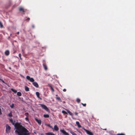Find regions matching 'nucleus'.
Masks as SVG:
<instances>
[{"label": "nucleus", "instance_id": "f257e3e1", "mask_svg": "<svg viewBox=\"0 0 135 135\" xmlns=\"http://www.w3.org/2000/svg\"><path fill=\"white\" fill-rule=\"evenodd\" d=\"M15 126L16 128L15 132L18 135H29L28 131L22 125L18 123Z\"/></svg>", "mask_w": 135, "mask_h": 135}, {"label": "nucleus", "instance_id": "f03ea898", "mask_svg": "<svg viewBox=\"0 0 135 135\" xmlns=\"http://www.w3.org/2000/svg\"><path fill=\"white\" fill-rule=\"evenodd\" d=\"M11 129V127L9 126L8 124H6V132L7 133H9L10 132Z\"/></svg>", "mask_w": 135, "mask_h": 135}, {"label": "nucleus", "instance_id": "7ed1b4c3", "mask_svg": "<svg viewBox=\"0 0 135 135\" xmlns=\"http://www.w3.org/2000/svg\"><path fill=\"white\" fill-rule=\"evenodd\" d=\"M40 105L42 108L45 109L46 111H48L49 110V109L44 104H41Z\"/></svg>", "mask_w": 135, "mask_h": 135}, {"label": "nucleus", "instance_id": "20e7f679", "mask_svg": "<svg viewBox=\"0 0 135 135\" xmlns=\"http://www.w3.org/2000/svg\"><path fill=\"white\" fill-rule=\"evenodd\" d=\"M26 79L31 82L33 83L35 81L34 79L33 78H31L28 76H26Z\"/></svg>", "mask_w": 135, "mask_h": 135}, {"label": "nucleus", "instance_id": "39448f33", "mask_svg": "<svg viewBox=\"0 0 135 135\" xmlns=\"http://www.w3.org/2000/svg\"><path fill=\"white\" fill-rule=\"evenodd\" d=\"M26 10H25L22 7H20L19 8V10L20 12H22V13L24 14L25 12H26Z\"/></svg>", "mask_w": 135, "mask_h": 135}, {"label": "nucleus", "instance_id": "423d86ee", "mask_svg": "<svg viewBox=\"0 0 135 135\" xmlns=\"http://www.w3.org/2000/svg\"><path fill=\"white\" fill-rule=\"evenodd\" d=\"M9 121H10V122L12 123V124L13 125H14V126H15L16 124L18 123H16V124H15V121H13V119H9ZM19 124H20V123H19ZM15 128L16 129V128L15 126Z\"/></svg>", "mask_w": 135, "mask_h": 135}, {"label": "nucleus", "instance_id": "0eeeda50", "mask_svg": "<svg viewBox=\"0 0 135 135\" xmlns=\"http://www.w3.org/2000/svg\"><path fill=\"white\" fill-rule=\"evenodd\" d=\"M85 130L88 134L89 135H93V134L91 132L85 129Z\"/></svg>", "mask_w": 135, "mask_h": 135}, {"label": "nucleus", "instance_id": "6e6552de", "mask_svg": "<svg viewBox=\"0 0 135 135\" xmlns=\"http://www.w3.org/2000/svg\"><path fill=\"white\" fill-rule=\"evenodd\" d=\"M35 120L39 125H41V120L40 119H38L37 118H35Z\"/></svg>", "mask_w": 135, "mask_h": 135}, {"label": "nucleus", "instance_id": "1a4fd4ad", "mask_svg": "<svg viewBox=\"0 0 135 135\" xmlns=\"http://www.w3.org/2000/svg\"><path fill=\"white\" fill-rule=\"evenodd\" d=\"M33 85L36 88L38 87V85L36 82H34L33 83Z\"/></svg>", "mask_w": 135, "mask_h": 135}, {"label": "nucleus", "instance_id": "9d476101", "mask_svg": "<svg viewBox=\"0 0 135 135\" xmlns=\"http://www.w3.org/2000/svg\"><path fill=\"white\" fill-rule=\"evenodd\" d=\"M53 129H54L56 131H58L59 129V128H58V127L56 125H55L54 126V127L53 128Z\"/></svg>", "mask_w": 135, "mask_h": 135}, {"label": "nucleus", "instance_id": "9b49d317", "mask_svg": "<svg viewBox=\"0 0 135 135\" xmlns=\"http://www.w3.org/2000/svg\"><path fill=\"white\" fill-rule=\"evenodd\" d=\"M48 86L51 89L52 92H54V90L51 84H48Z\"/></svg>", "mask_w": 135, "mask_h": 135}, {"label": "nucleus", "instance_id": "f8f14e48", "mask_svg": "<svg viewBox=\"0 0 135 135\" xmlns=\"http://www.w3.org/2000/svg\"><path fill=\"white\" fill-rule=\"evenodd\" d=\"M43 65L45 70H47V68L46 64L45 63H44L43 64Z\"/></svg>", "mask_w": 135, "mask_h": 135}, {"label": "nucleus", "instance_id": "ddd939ff", "mask_svg": "<svg viewBox=\"0 0 135 135\" xmlns=\"http://www.w3.org/2000/svg\"><path fill=\"white\" fill-rule=\"evenodd\" d=\"M36 94L37 95V96L38 98H39L41 100L42 99L40 97V93L38 92H36Z\"/></svg>", "mask_w": 135, "mask_h": 135}, {"label": "nucleus", "instance_id": "4468645a", "mask_svg": "<svg viewBox=\"0 0 135 135\" xmlns=\"http://www.w3.org/2000/svg\"><path fill=\"white\" fill-rule=\"evenodd\" d=\"M66 110L67 111V112L69 114V115L71 116H73V113L71 112H70L69 110L66 109Z\"/></svg>", "mask_w": 135, "mask_h": 135}, {"label": "nucleus", "instance_id": "2eb2a0df", "mask_svg": "<svg viewBox=\"0 0 135 135\" xmlns=\"http://www.w3.org/2000/svg\"><path fill=\"white\" fill-rule=\"evenodd\" d=\"M9 54V51L8 50L6 51L5 52V55L6 56L8 55Z\"/></svg>", "mask_w": 135, "mask_h": 135}, {"label": "nucleus", "instance_id": "dca6fc26", "mask_svg": "<svg viewBox=\"0 0 135 135\" xmlns=\"http://www.w3.org/2000/svg\"><path fill=\"white\" fill-rule=\"evenodd\" d=\"M25 90L26 91H29V88L26 86H25Z\"/></svg>", "mask_w": 135, "mask_h": 135}, {"label": "nucleus", "instance_id": "f3484780", "mask_svg": "<svg viewBox=\"0 0 135 135\" xmlns=\"http://www.w3.org/2000/svg\"><path fill=\"white\" fill-rule=\"evenodd\" d=\"M46 134L47 135H55V134L52 132H49L46 133Z\"/></svg>", "mask_w": 135, "mask_h": 135}, {"label": "nucleus", "instance_id": "a211bd4d", "mask_svg": "<svg viewBox=\"0 0 135 135\" xmlns=\"http://www.w3.org/2000/svg\"><path fill=\"white\" fill-rule=\"evenodd\" d=\"M70 133L72 134V135H78L75 133H74L71 130L70 131Z\"/></svg>", "mask_w": 135, "mask_h": 135}, {"label": "nucleus", "instance_id": "6ab92c4d", "mask_svg": "<svg viewBox=\"0 0 135 135\" xmlns=\"http://www.w3.org/2000/svg\"><path fill=\"white\" fill-rule=\"evenodd\" d=\"M76 124L80 128L81 127V126L80 124L78 122H76Z\"/></svg>", "mask_w": 135, "mask_h": 135}, {"label": "nucleus", "instance_id": "aec40b11", "mask_svg": "<svg viewBox=\"0 0 135 135\" xmlns=\"http://www.w3.org/2000/svg\"><path fill=\"white\" fill-rule=\"evenodd\" d=\"M7 116L10 117H12V112H10L8 114Z\"/></svg>", "mask_w": 135, "mask_h": 135}, {"label": "nucleus", "instance_id": "412c9836", "mask_svg": "<svg viewBox=\"0 0 135 135\" xmlns=\"http://www.w3.org/2000/svg\"><path fill=\"white\" fill-rule=\"evenodd\" d=\"M44 117L45 118H49V116L48 114H44Z\"/></svg>", "mask_w": 135, "mask_h": 135}, {"label": "nucleus", "instance_id": "4be33fe9", "mask_svg": "<svg viewBox=\"0 0 135 135\" xmlns=\"http://www.w3.org/2000/svg\"><path fill=\"white\" fill-rule=\"evenodd\" d=\"M17 95L19 96H21L22 95V94L20 92H18L17 93Z\"/></svg>", "mask_w": 135, "mask_h": 135}, {"label": "nucleus", "instance_id": "5701e85b", "mask_svg": "<svg viewBox=\"0 0 135 135\" xmlns=\"http://www.w3.org/2000/svg\"><path fill=\"white\" fill-rule=\"evenodd\" d=\"M76 101L78 103H79L80 102V100L79 99L77 98L76 99Z\"/></svg>", "mask_w": 135, "mask_h": 135}, {"label": "nucleus", "instance_id": "b1692460", "mask_svg": "<svg viewBox=\"0 0 135 135\" xmlns=\"http://www.w3.org/2000/svg\"><path fill=\"white\" fill-rule=\"evenodd\" d=\"M11 90L15 93H16L17 92V91L16 90H14L13 89H11Z\"/></svg>", "mask_w": 135, "mask_h": 135}, {"label": "nucleus", "instance_id": "393cba45", "mask_svg": "<svg viewBox=\"0 0 135 135\" xmlns=\"http://www.w3.org/2000/svg\"><path fill=\"white\" fill-rule=\"evenodd\" d=\"M62 113L63 114H68V113L66 112V111L64 110H62Z\"/></svg>", "mask_w": 135, "mask_h": 135}, {"label": "nucleus", "instance_id": "a878e982", "mask_svg": "<svg viewBox=\"0 0 135 135\" xmlns=\"http://www.w3.org/2000/svg\"><path fill=\"white\" fill-rule=\"evenodd\" d=\"M0 27L1 28H2L3 27V25L1 23V22L0 21Z\"/></svg>", "mask_w": 135, "mask_h": 135}, {"label": "nucleus", "instance_id": "bb28decb", "mask_svg": "<svg viewBox=\"0 0 135 135\" xmlns=\"http://www.w3.org/2000/svg\"><path fill=\"white\" fill-rule=\"evenodd\" d=\"M25 115L27 117H28L29 114L28 113H25Z\"/></svg>", "mask_w": 135, "mask_h": 135}, {"label": "nucleus", "instance_id": "cd10ccee", "mask_svg": "<svg viewBox=\"0 0 135 135\" xmlns=\"http://www.w3.org/2000/svg\"><path fill=\"white\" fill-rule=\"evenodd\" d=\"M56 99H57L58 100L60 101H61V100L60 97H57L56 98Z\"/></svg>", "mask_w": 135, "mask_h": 135}, {"label": "nucleus", "instance_id": "c85d7f7f", "mask_svg": "<svg viewBox=\"0 0 135 135\" xmlns=\"http://www.w3.org/2000/svg\"><path fill=\"white\" fill-rule=\"evenodd\" d=\"M14 104L13 103L11 105H10V107L11 108H13L14 107Z\"/></svg>", "mask_w": 135, "mask_h": 135}, {"label": "nucleus", "instance_id": "c756f323", "mask_svg": "<svg viewBox=\"0 0 135 135\" xmlns=\"http://www.w3.org/2000/svg\"><path fill=\"white\" fill-rule=\"evenodd\" d=\"M48 127L51 128L52 129H54L53 128V127L51 126L50 124H48Z\"/></svg>", "mask_w": 135, "mask_h": 135}, {"label": "nucleus", "instance_id": "7c9ffc66", "mask_svg": "<svg viewBox=\"0 0 135 135\" xmlns=\"http://www.w3.org/2000/svg\"><path fill=\"white\" fill-rule=\"evenodd\" d=\"M21 54L20 53L19 54V57H20V58L21 60H22V58L21 57Z\"/></svg>", "mask_w": 135, "mask_h": 135}, {"label": "nucleus", "instance_id": "2f4dec72", "mask_svg": "<svg viewBox=\"0 0 135 135\" xmlns=\"http://www.w3.org/2000/svg\"><path fill=\"white\" fill-rule=\"evenodd\" d=\"M30 20V19L29 18H27L26 19V20L27 21H28Z\"/></svg>", "mask_w": 135, "mask_h": 135}, {"label": "nucleus", "instance_id": "473e14b6", "mask_svg": "<svg viewBox=\"0 0 135 135\" xmlns=\"http://www.w3.org/2000/svg\"><path fill=\"white\" fill-rule=\"evenodd\" d=\"M81 104L82 105H83V106H84V107H85L86 106V104L85 103V104H83L82 103H81Z\"/></svg>", "mask_w": 135, "mask_h": 135}, {"label": "nucleus", "instance_id": "72a5a7b5", "mask_svg": "<svg viewBox=\"0 0 135 135\" xmlns=\"http://www.w3.org/2000/svg\"><path fill=\"white\" fill-rule=\"evenodd\" d=\"M25 120L27 121H29V119H28V117H26L25 118Z\"/></svg>", "mask_w": 135, "mask_h": 135}, {"label": "nucleus", "instance_id": "f704fd0d", "mask_svg": "<svg viewBox=\"0 0 135 135\" xmlns=\"http://www.w3.org/2000/svg\"><path fill=\"white\" fill-rule=\"evenodd\" d=\"M117 135H125L123 133H118Z\"/></svg>", "mask_w": 135, "mask_h": 135}, {"label": "nucleus", "instance_id": "c9c22d12", "mask_svg": "<svg viewBox=\"0 0 135 135\" xmlns=\"http://www.w3.org/2000/svg\"><path fill=\"white\" fill-rule=\"evenodd\" d=\"M2 114V113L1 112V109L0 108V115Z\"/></svg>", "mask_w": 135, "mask_h": 135}, {"label": "nucleus", "instance_id": "e433bc0d", "mask_svg": "<svg viewBox=\"0 0 135 135\" xmlns=\"http://www.w3.org/2000/svg\"><path fill=\"white\" fill-rule=\"evenodd\" d=\"M66 91V89H63V91H64V92H65V91Z\"/></svg>", "mask_w": 135, "mask_h": 135}, {"label": "nucleus", "instance_id": "4c0bfd02", "mask_svg": "<svg viewBox=\"0 0 135 135\" xmlns=\"http://www.w3.org/2000/svg\"><path fill=\"white\" fill-rule=\"evenodd\" d=\"M1 81H2L3 83L6 84L5 82L3 79Z\"/></svg>", "mask_w": 135, "mask_h": 135}, {"label": "nucleus", "instance_id": "58836bf2", "mask_svg": "<svg viewBox=\"0 0 135 135\" xmlns=\"http://www.w3.org/2000/svg\"><path fill=\"white\" fill-rule=\"evenodd\" d=\"M101 129H102L103 130H107V129L106 128H101Z\"/></svg>", "mask_w": 135, "mask_h": 135}, {"label": "nucleus", "instance_id": "ea45409f", "mask_svg": "<svg viewBox=\"0 0 135 135\" xmlns=\"http://www.w3.org/2000/svg\"><path fill=\"white\" fill-rule=\"evenodd\" d=\"M75 115H78V113L76 112L75 113Z\"/></svg>", "mask_w": 135, "mask_h": 135}, {"label": "nucleus", "instance_id": "a19ab883", "mask_svg": "<svg viewBox=\"0 0 135 135\" xmlns=\"http://www.w3.org/2000/svg\"><path fill=\"white\" fill-rule=\"evenodd\" d=\"M17 35H18L19 34V32H17Z\"/></svg>", "mask_w": 135, "mask_h": 135}, {"label": "nucleus", "instance_id": "79ce46f5", "mask_svg": "<svg viewBox=\"0 0 135 135\" xmlns=\"http://www.w3.org/2000/svg\"><path fill=\"white\" fill-rule=\"evenodd\" d=\"M2 80V79L0 78V81H1Z\"/></svg>", "mask_w": 135, "mask_h": 135}, {"label": "nucleus", "instance_id": "37998d69", "mask_svg": "<svg viewBox=\"0 0 135 135\" xmlns=\"http://www.w3.org/2000/svg\"><path fill=\"white\" fill-rule=\"evenodd\" d=\"M21 75V77H23V76L22 75Z\"/></svg>", "mask_w": 135, "mask_h": 135}, {"label": "nucleus", "instance_id": "c03bdc74", "mask_svg": "<svg viewBox=\"0 0 135 135\" xmlns=\"http://www.w3.org/2000/svg\"><path fill=\"white\" fill-rule=\"evenodd\" d=\"M32 27H33V28H34V25H33V26H32Z\"/></svg>", "mask_w": 135, "mask_h": 135}]
</instances>
